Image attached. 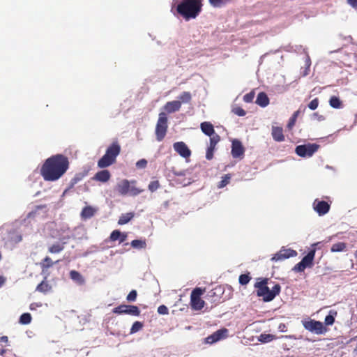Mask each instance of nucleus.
<instances>
[{
    "mask_svg": "<svg viewBox=\"0 0 357 357\" xmlns=\"http://www.w3.org/2000/svg\"><path fill=\"white\" fill-rule=\"evenodd\" d=\"M70 166L68 157L62 154L47 158L40 169V174L45 181H56L61 178Z\"/></svg>",
    "mask_w": 357,
    "mask_h": 357,
    "instance_id": "obj_1",
    "label": "nucleus"
},
{
    "mask_svg": "<svg viewBox=\"0 0 357 357\" xmlns=\"http://www.w3.org/2000/svg\"><path fill=\"white\" fill-rule=\"evenodd\" d=\"M202 0H181L176 6L177 13L185 20L195 19L201 13Z\"/></svg>",
    "mask_w": 357,
    "mask_h": 357,
    "instance_id": "obj_2",
    "label": "nucleus"
},
{
    "mask_svg": "<svg viewBox=\"0 0 357 357\" xmlns=\"http://www.w3.org/2000/svg\"><path fill=\"white\" fill-rule=\"evenodd\" d=\"M260 281L255 284V288L257 289V295L262 297L264 302L273 301L275 297L280 293L281 287L279 284H275L272 289H270L268 284V278H260Z\"/></svg>",
    "mask_w": 357,
    "mask_h": 357,
    "instance_id": "obj_3",
    "label": "nucleus"
},
{
    "mask_svg": "<svg viewBox=\"0 0 357 357\" xmlns=\"http://www.w3.org/2000/svg\"><path fill=\"white\" fill-rule=\"evenodd\" d=\"M121 145L117 140L112 143L107 148L105 153L98 161L97 165L100 169H104L114 164L116 161L117 156L121 153Z\"/></svg>",
    "mask_w": 357,
    "mask_h": 357,
    "instance_id": "obj_4",
    "label": "nucleus"
},
{
    "mask_svg": "<svg viewBox=\"0 0 357 357\" xmlns=\"http://www.w3.org/2000/svg\"><path fill=\"white\" fill-rule=\"evenodd\" d=\"M131 183H136V181H129L127 179H123L117 184L116 190L121 195H126L129 193L132 196L138 195L143 191V190H139L135 186H131Z\"/></svg>",
    "mask_w": 357,
    "mask_h": 357,
    "instance_id": "obj_5",
    "label": "nucleus"
},
{
    "mask_svg": "<svg viewBox=\"0 0 357 357\" xmlns=\"http://www.w3.org/2000/svg\"><path fill=\"white\" fill-rule=\"evenodd\" d=\"M315 252V248L310 250L302 260L294 266L292 270L295 272L301 273L303 272L306 268L312 267Z\"/></svg>",
    "mask_w": 357,
    "mask_h": 357,
    "instance_id": "obj_6",
    "label": "nucleus"
},
{
    "mask_svg": "<svg viewBox=\"0 0 357 357\" xmlns=\"http://www.w3.org/2000/svg\"><path fill=\"white\" fill-rule=\"evenodd\" d=\"M205 289L196 287L192 290L190 294V306L194 310H201L204 307L205 302L201 298V296L204 293Z\"/></svg>",
    "mask_w": 357,
    "mask_h": 357,
    "instance_id": "obj_7",
    "label": "nucleus"
},
{
    "mask_svg": "<svg viewBox=\"0 0 357 357\" xmlns=\"http://www.w3.org/2000/svg\"><path fill=\"white\" fill-rule=\"evenodd\" d=\"M167 118L164 112L159 114V118L155 127V136L158 142H161L165 137L167 131Z\"/></svg>",
    "mask_w": 357,
    "mask_h": 357,
    "instance_id": "obj_8",
    "label": "nucleus"
},
{
    "mask_svg": "<svg viewBox=\"0 0 357 357\" xmlns=\"http://www.w3.org/2000/svg\"><path fill=\"white\" fill-rule=\"evenodd\" d=\"M303 326L305 330L317 335L324 334L328 331L327 328L324 326L322 322L314 319L303 321Z\"/></svg>",
    "mask_w": 357,
    "mask_h": 357,
    "instance_id": "obj_9",
    "label": "nucleus"
},
{
    "mask_svg": "<svg viewBox=\"0 0 357 357\" xmlns=\"http://www.w3.org/2000/svg\"><path fill=\"white\" fill-rule=\"evenodd\" d=\"M319 145L317 144H307L296 147L295 152L300 157L309 158L318 151Z\"/></svg>",
    "mask_w": 357,
    "mask_h": 357,
    "instance_id": "obj_10",
    "label": "nucleus"
},
{
    "mask_svg": "<svg viewBox=\"0 0 357 357\" xmlns=\"http://www.w3.org/2000/svg\"><path fill=\"white\" fill-rule=\"evenodd\" d=\"M113 312L118 314H126L132 316H139L140 310L136 305H120L113 309Z\"/></svg>",
    "mask_w": 357,
    "mask_h": 357,
    "instance_id": "obj_11",
    "label": "nucleus"
},
{
    "mask_svg": "<svg viewBox=\"0 0 357 357\" xmlns=\"http://www.w3.org/2000/svg\"><path fill=\"white\" fill-rule=\"evenodd\" d=\"M173 174L176 177L175 181L183 186H187L192 182V178L190 176L191 173L188 169L183 171L173 170Z\"/></svg>",
    "mask_w": 357,
    "mask_h": 357,
    "instance_id": "obj_12",
    "label": "nucleus"
},
{
    "mask_svg": "<svg viewBox=\"0 0 357 357\" xmlns=\"http://www.w3.org/2000/svg\"><path fill=\"white\" fill-rule=\"evenodd\" d=\"M297 255V252L291 248H282L279 252L274 255V256L271 258L272 261H282L286 259L296 257Z\"/></svg>",
    "mask_w": 357,
    "mask_h": 357,
    "instance_id": "obj_13",
    "label": "nucleus"
},
{
    "mask_svg": "<svg viewBox=\"0 0 357 357\" xmlns=\"http://www.w3.org/2000/svg\"><path fill=\"white\" fill-rule=\"evenodd\" d=\"M228 330L227 328H221L208 335L206 338V342L208 344H213L219 340H223L227 337Z\"/></svg>",
    "mask_w": 357,
    "mask_h": 357,
    "instance_id": "obj_14",
    "label": "nucleus"
},
{
    "mask_svg": "<svg viewBox=\"0 0 357 357\" xmlns=\"http://www.w3.org/2000/svg\"><path fill=\"white\" fill-rule=\"evenodd\" d=\"M174 151L184 158H188L191 155V151L183 142H175L173 144Z\"/></svg>",
    "mask_w": 357,
    "mask_h": 357,
    "instance_id": "obj_15",
    "label": "nucleus"
},
{
    "mask_svg": "<svg viewBox=\"0 0 357 357\" xmlns=\"http://www.w3.org/2000/svg\"><path fill=\"white\" fill-rule=\"evenodd\" d=\"M245 149L241 143L238 139H234L231 144V155L234 158H241L244 155Z\"/></svg>",
    "mask_w": 357,
    "mask_h": 357,
    "instance_id": "obj_16",
    "label": "nucleus"
},
{
    "mask_svg": "<svg viewBox=\"0 0 357 357\" xmlns=\"http://www.w3.org/2000/svg\"><path fill=\"white\" fill-rule=\"evenodd\" d=\"M330 204L325 201H320L316 199L313 203L314 210L319 215H324L326 214L330 210Z\"/></svg>",
    "mask_w": 357,
    "mask_h": 357,
    "instance_id": "obj_17",
    "label": "nucleus"
},
{
    "mask_svg": "<svg viewBox=\"0 0 357 357\" xmlns=\"http://www.w3.org/2000/svg\"><path fill=\"white\" fill-rule=\"evenodd\" d=\"M271 135L275 142H281L284 141V135L283 134V128L279 126H272Z\"/></svg>",
    "mask_w": 357,
    "mask_h": 357,
    "instance_id": "obj_18",
    "label": "nucleus"
},
{
    "mask_svg": "<svg viewBox=\"0 0 357 357\" xmlns=\"http://www.w3.org/2000/svg\"><path fill=\"white\" fill-rule=\"evenodd\" d=\"M110 178H111L110 172L107 169H103V170L98 172L93 176V179L96 181L106 183L110 179Z\"/></svg>",
    "mask_w": 357,
    "mask_h": 357,
    "instance_id": "obj_19",
    "label": "nucleus"
},
{
    "mask_svg": "<svg viewBox=\"0 0 357 357\" xmlns=\"http://www.w3.org/2000/svg\"><path fill=\"white\" fill-rule=\"evenodd\" d=\"M181 107V102L179 100H173L167 102L165 106L164 109L168 113H173L178 111Z\"/></svg>",
    "mask_w": 357,
    "mask_h": 357,
    "instance_id": "obj_20",
    "label": "nucleus"
},
{
    "mask_svg": "<svg viewBox=\"0 0 357 357\" xmlns=\"http://www.w3.org/2000/svg\"><path fill=\"white\" fill-rule=\"evenodd\" d=\"M127 233H122L119 230H114L109 236L110 241H119V243L124 242L127 238Z\"/></svg>",
    "mask_w": 357,
    "mask_h": 357,
    "instance_id": "obj_21",
    "label": "nucleus"
},
{
    "mask_svg": "<svg viewBox=\"0 0 357 357\" xmlns=\"http://www.w3.org/2000/svg\"><path fill=\"white\" fill-rule=\"evenodd\" d=\"M202 131L206 135L211 136L216 133L213 124L208 121L202 122L200 125Z\"/></svg>",
    "mask_w": 357,
    "mask_h": 357,
    "instance_id": "obj_22",
    "label": "nucleus"
},
{
    "mask_svg": "<svg viewBox=\"0 0 357 357\" xmlns=\"http://www.w3.org/2000/svg\"><path fill=\"white\" fill-rule=\"evenodd\" d=\"M256 103L262 107H266L269 104V98L264 92H260L257 97Z\"/></svg>",
    "mask_w": 357,
    "mask_h": 357,
    "instance_id": "obj_23",
    "label": "nucleus"
},
{
    "mask_svg": "<svg viewBox=\"0 0 357 357\" xmlns=\"http://www.w3.org/2000/svg\"><path fill=\"white\" fill-rule=\"evenodd\" d=\"M96 211V209L92 206H85L81 212V217L84 220L89 219L95 215Z\"/></svg>",
    "mask_w": 357,
    "mask_h": 357,
    "instance_id": "obj_24",
    "label": "nucleus"
},
{
    "mask_svg": "<svg viewBox=\"0 0 357 357\" xmlns=\"http://www.w3.org/2000/svg\"><path fill=\"white\" fill-rule=\"evenodd\" d=\"M66 242L55 243L48 248V252L52 254H57L61 252L65 248Z\"/></svg>",
    "mask_w": 357,
    "mask_h": 357,
    "instance_id": "obj_25",
    "label": "nucleus"
},
{
    "mask_svg": "<svg viewBox=\"0 0 357 357\" xmlns=\"http://www.w3.org/2000/svg\"><path fill=\"white\" fill-rule=\"evenodd\" d=\"M135 216V213L132 212L122 214L118 220V224L123 225L130 222Z\"/></svg>",
    "mask_w": 357,
    "mask_h": 357,
    "instance_id": "obj_26",
    "label": "nucleus"
},
{
    "mask_svg": "<svg viewBox=\"0 0 357 357\" xmlns=\"http://www.w3.org/2000/svg\"><path fill=\"white\" fill-rule=\"evenodd\" d=\"M70 278L79 284H84V278L83 276L77 271H71L70 272Z\"/></svg>",
    "mask_w": 357,
    "mask_h": 357,
    "instance_id": "obj_27",
    "label": "nucleus"
},
{
    "mask_svg": "<svg viewBox=\"0 0 357 357\" xmlns=\"http://www.w3.org/2000/svg\"><path fill=\"white\" fill-rule=\"evenodd\" d=\"M52 289L51 285L45 281H42L37 287L36 291L46 294Z\"/></svg>",
    "mask_w": 357,
    "mask_h": 357,
    "instance_id": "obj_28",
    "label": "nucleus"
},
{
    "mask_svg": "<svg viewBox=\"0 0 357 357\" xmlns=\"http://www.w3.org/2000/svg\"><path fill=\"white\" fill-rule=\"evenodd\" d=\"M54 264V262L52 261V259L47 256L45 257L42 261L40 262V267L42 268V271H47L48 268L52 267Z\"/></svg>",
    "mask_w": 357,
    "mask_h": 357,
    "instance_id": "obj_29",
    "label": "nucleus"
},
{
    "mask_svg": "<svg viewBox=\"0 0 357 357\" xmlns=\"http://www.w3.org/2000/svg\"><path fill=\"white\" fill-rule=\"evenodd\" d=\"M131 246L135 249H143L146 247V240L135 239L130 243Z\"/></svg>",
    "mask_w": 357,
    "mask_h": 357,
    "instance_id": "obj_30",
    "label": "nucleus"
},
{
    "mask_svg": "<svg viewBox=\"0 0 357 357\" xmlns=\"http://www.w3.org/2000/svg\"><path fill=\"white\" fill-rule=\"evenodd\" d=\"M347 244L344 242H338L332 245L331 251L332 252H342L346 249Z\"/></svg>",
    "mask_w": 357,
    "mask_h": 357,
    "instance_id": "obj_31",
    "label": "nucleus"
},
{
    "mask_svg": "<svg viewBox=\"0 0 357 357\" xmlns=\"http://www.w3.org/2000/svg\"><path fill=\"white\" fill-rule=\"evenodd\" d=\"M179 101L182 103H189L191 101L192 96L188 91L183 92L178 97Z\"/></svg>",
    "mask_w": 357,
    "mask_h": 357,
    "instance_id": "obj_32",
    "label": "nucleus"
},
{
    "mask_svg": "<svg viewBox=\"0 0 357 357\" xmlns=\"http://www.w3.org/2000/svg\"><path fill=\"white\" fill-rule=\"evenodd\" d=\"M144 324L141 321H135L133 324L132 325V327L130 328V333L134 334L139 331H141L143 328Z\"/></svg>",
    "mask_w": 357,
    "mask_h": 357,
    "instance_id": "obj_33",
    "label": "nucleus"
},
{
    "mask_svg": "<svg viewBox=\"0 0 357 357\" xmlns=\"http://www.w3.org/2000/svg\"><path fill=\"white\" fill-rule=\"evenodd\" d=\"M231 0H208L210 4L215 8H220L230 2Z\"/></svg>",
    "mask_w": 357,
    "mask_h": 357,
    "instance_id": "obj_34",
    "label": "nucleus"
},
{
    "mask_svg": "<svg viewBox=\"0 0 357 357\" xmlns=\"http://www.w3.org/2000/svg\"><path fill=\"white\" fill-rule=\"evenodd\" d=\"M330 105L333 108H340L342 106V102L339 98L336 96H332L329 100Z\"/></svg>",
    "mask_w": 357,
    "mask_h": 357,
    "instance_id": "obj_35",
    "label": "nucleus"
},
{
    "mask_svg": "<svg viewBox=\"0 0 357 357\" xmlns=\"http://www.w3.org/2000/svg\"><path fill=\"white\" fill-rule=\"evenodd\" d=\"M31 315L29 313H24L20 317V323L22 324H29L31 321Z\"/></svg>",
    "mask_w": 357,
    "mask_h": 357,
    "instance_id": "obj_36",
    "label": "nucleus"
},
{
    "mask_svg": "<svg viewBox=\"0 0 357 357\" xmlns=\"http://www.w3.org/2000/svg\"><path fill=\"white\" fill-rule=\"evenodd\" d=\"M250 280H251V277L250 276L249 273L247 274H241L238 278L239 283L241 285H246L247 284L249 283Z\"/></svg>",
    "mask_w": 357,
    "mask_h": 357,
    "instance_id": "obj_37",
    "label": "nucleus"
},
{
    "mask_svg": "<svg viewBox=\"0 0 357 357\" xmlns=\"http://www.w3.org/2000/svg\"><path fill=\"white\" fill-rule=\"evenodd\" d=\"M210 137V144L209 146L215 148L217 144L220 141V137L218 134L215 133Z\"/></svg>",
    "mask_w": 357,
    "mask_h": 357,
    "instance_id": "obj_38",
    "label": "nucleus"
},
{
    "mask_svg": "<svg viewBox=\"0 0 357 357\" xmlns=\"http://www.w3.org/2000/svg\"><path fill=\"white\" fill-rule=\"evenodd\" d=\"M230 178L231 177L229 174H225L224 176H222L221 181L218 185V188H222L226 186L229 183Z\"/></svg>",
    "mask_w": 357,
    "mask_h": 357,
    "instance_id": "obj_39",
    "label": "nucleus"
},
{
    "mask_svg": "<svg viewBox=\"0 0 357 357\" xmlns=\"http://www.w3.org/2000/svg\"><path fill=\"white\" fill-rule=\"evenodd\" d=\"M275 339L274 335L271 334H261L259 337V341L261 342H268Z\"/></svg>",
    "mask_w": 357,
    "mask_h": 357,
    "instance_id": "obj_40",
    "label": "nucleus"
},
{
    "mask_svg": "<svg viewBox=\"0 0 357 357\" xmlns=\"http://www.w3.org/2000/svg\"><path fill=\"white\" fill-rule=\"evenodd\" d=\"M319 104V99L317 98H315L314 99H313L312 100H311L309 102V104L307 105V107L311 110H315L318 107Z\"/></svg>",
    "mask_w": 357,
    "mask_h": 357,
    "instance_id": "obj_41",
    "label": "nucleus"
},
{
    "mask_svg": "<svg viewBox=\"0 0 357 357\" xmlns=\"http://www.w3.org/2000/svg\"><path fill=\"white\" fill-rule=\"evenodd\" d=\"M149 190L151 192H155L160 188V183L158 181H153L149 184Z\"/></svg>",
    "mask_w": 357,
    "mask_h": 357,
    "instance_id": "obj_42",
    "label": "nucleus"
},
{
    "mask_svg": "<svg viewBox=\"0 0 357 357\" xmlns=\"http://www.w3.org/2000/svg\"><path fill=\"white\" fill-rule=\"evenodd\" d=\"M305 70L303 73V76H306L309 74L310 67L311 66V60H310L309 55H307L305 56Z\"/></svg>",
    "mask_w": 357,
    "mask_h": 357,
    "instance_id": "obj_43",
    "label": "nucleus"
},
{
    "mask_svg": "<svg viewBox=\"0 0 357 357\" xmlns=\"http://www.w3.org/2000/svg\"><path fill=\"white\" fill-rule=\"evenodd\" d=\"M255 96V92L253 91H252L250 93H246L243 96V100L245 102H252V100H254Z\"/></svg>",
    "mask_w": 357,
    "mask_h": 357,
    "instance_id": "obj_44",
    "label": "nucleus"
},
{
    "mask_svg": "<svg viewBox=\"0 0 357 357\" xmlns=\"http://www.w3.org/2000/svg\"><path fill=\"white\" fill-rule=\"evenodd\" d=\"M215 148L208 146L206 152V158L211 160L213 158V153Z\"/></svg>",
    "mask_w": 357,
    "mask_h": 357,
    "instance_id": "obj_45",
    "label": "nucleus"
},
{
    "mask_svg": "<svg viewBox=\"0 0 357 357\" xmlns=\"http://www.w3.org/2000/svg\"><path fill=\"white\" fill-rule=\"evenodd\" d=\"M137 293L136 290H132L130 291L128 295L126 297V299L128 302L135 301L137 298Z\"/></svg>",
    "mask_w": 357,
    "mask_h": 357,
    "instance_id": "obj_46",
    "label": "nucleus"
},
{
    "mask_svg": "<svg viewBox=\"0 0 357 357\" xmlns=\"http://www.w3.org/2000/svg\"><path fill=\"white\" fill-rule=\"evenodd\" d=\"M232 112L238 116H243L246 114L245 111L240 107H236L232 109Z\"/></svg>",
    "mask_w": 357,
    "mask_h": 357,
    "instance_id": "obj_47",
    "label": "nucleus"
},
{
    "mask_svg": "<svg viewBox=\"0 0 357 357\" xmlns=\"http://www.w3.org/2000/svg\"><path fill=\"white\" fill-rule=\"evenodd\" d=\"M335 322V317L331 314L325 317L324 324L326 326H331Z\"/></svg>",
    "mask_w": 357,
    "mask_h": 357,
    "instance_id": "obj_48",
    "label": "nucleus"
},
{
    "mask_svg": "<svg viewBox=\"0 0 357 357\" xmlns=\"http://www.w3.org/2000/svg\"><path fill=\"white\" fill-rule=\"evenodd\" d=\"M10 238L14 241L15 243H19L22 241V236L16 234L15 232L11 233L10 234Z\"/></svg>",
    "mask_w": 357,
    "mask_h": 357,
    "instance_id": "obj_49",
    "label": "nucleus"
},
{
    "mask_svg": "<svg viewBox=\"0 0 357 357\" xmlns=\"http://www.w3.org/2000/svg\"><path fill=\"white\" fill-rule=\"evenodd\" d=\"M147 163L146 159H141L136 162V167L138 169H144L147 166Z\"/></svg>",
    "mask_w": 357,
    "mask_h": 357,
    "instance_id": "obj_50",
    "label": "nucleus"
},
{
    "mask_svg": "<svg viewBox=\"0 0 357 357\" xmlns=\"http://www.w3.org/2000/svg\"><path fill=\"white\" fill-rule=\"evenodd\" d=\"M158 312L160 314H167L169 312L168 308L165 305H161L158 307Z\"/></svg>",
    "mask_w": 357,
    "mask_h": 357,
    "instance_id": "obj_51",
    "label": "nucleus"
},
{
    "mask_svg": "<svg viewBox=\"0 0 357 357\" xmlns=\"http://www.w3.org/2000/svg\"><path fill=\"white\" fill-rule=\"evenodd\" d=\"M296 121V119H295L294 117H291L287 123V128L289 130H291L293 127L295 126Z\"/></svg>",
    "mask_w": 357,
    "mask_h": 357,
    "instance_id": "obj_52",
    "label": "nucleus"
},
{
    "mask_svg": "<svg viewBox=\"0 0 357 357\" xmlns=\"http://www.w3.org/2000/svg\"><path fill=\"white\" fill-rule=\"evenodd\" d=\"M83 178V176L80 174H77L72 180H71V184L75 185L79 181H81Z\"/></svg>",
    "mask_w": 357,
    "mask_h": 357,
    "instance_id": "obj_53",
    "label": "nucleus"
},
{
    "mask_svg": "<svg viewBox=\"0 0 357 357\" xmlns=\"http://www.w3.org/2000/svg\"><path fill=\"white\" fill-rule=\"evenodd\" d=\"M312 117L314 119H316L319 121H324L325 119V118H324V116L323 115L319 114L317 112H314L312 114Z\"/></svg>",
    "mask_w": 357,
    "mask_h": 357,
    "instance_id": "obj_54",
    "label": "nucleus"
},
{
    "mask_svg": "<svg viewBox=\"0 0 357 357\" xmlns=\"http://www.w3.org/2000/svg\"><path fill=\"white\" fill-rule=\"evenodd\" d=\"M348 3L354 8H357V0H347Z\"/></svg>",
    "mask_w": 357,
    "mask_h": 357,
    "instance_id": "obj_55",
    "label": "nucleus"
},
{
    "mask_svg": "<svg viewBox=\"0 0 357 357\" xmlns=\"http://www.w3.org/2000/svg\"><path fill=\"white\" fill-rule=\"evenodd\" d=\"M299 113H300V111L299 110H297L296 111L293 115L291 116V117H294L295 119H297L298 115H299Z\"/></svg>",
    "mask_w": 357,
    "mask_h": 357,
    "instance_id": "obj_56",
    "label": "nucleus"
},
{
    "mask_svg": "<svg viewBox=\"0 0 357 357\" xmlns=\"http://www.w3.org/2000/svg\"><path fill=\"white\" fill-rule=\"evenodd\" d=\"M8 338L7 336H1V342L7 343Z\"/></svg>",
    "mask_w": 357,
    "mask_h": 357,
    "instance_id": "obj_57",
    "label": "nucleus"
},
{
    "mask_svg": "<svg viewBox=\"0 0 357 357\" xmlns=\"http://www.w3.org/2000/svg\"><path fill=\"white\" fill-rule=\"evenodd\" d=\"M35 305H36L35 303H31V305H30V309L31 310L35 309V306H34Z\"/></svg>",
    "mask_w": 357,
    "mask_h": 357,
    "instance_id": "obj_58",
    "label": "nucleus"
},
{
    "mask_svg": "<svg viewBox=\"0 0 357 357\" xmlns=\"http://www.w3.org/2000/svg\"><path fill=\"white\" fill-rule=\"evenodd\" d=\"M3 282H4V280H3V278L1 277V285L3 284Z\"/></svg>",
    "mask_w": 357,
    "mask_h": 357,
    "instance_id": "obj_59",
    "label": "nucleus"
},
{
    "mask_svg": "<svg viewBox=\"0 0 357 357\" xmlns=\"http://www.w3.org/2000/svg\"><path fill=\"white\" fill-rule=\"evenodd\" d=\"M317 244H318V243H314V244L312 245V246L317 245Z\"/></svg>",
    "mask_w": 357,
    "mask_h": 357,
    "instance_id": "obj_60",
    "label": "nucleus"
},
{
    "mask_svg": "<svg viewBox=\"0 0 357 357\" xmlns=\"http://www.w3.org/2000/svg\"><path fill=\"white\" fill-rule=\"evenodd\" d=\"M333 314H334L335 315H336V314H337V312H333Z\"/></svg>",
    "mask_w": 357,
    "mask_h": 357,
    "instance_id": "obj_61",
    "label": "nucleus"
},
{
    "mask_svg": "<svg viewBox=\"0 0 357 357\" xmlns=\"http://www.w3.org/2000/svg\"><path fill=\"white\" fill-rule=\"evenodd\" d=\"M356 255H357V250H356Z\"/></svg>",
    "mask_w": 357,
    "mask_h": 357,
    "instance_id": "obj_62",
    "label": "nucleus"
}]
</instances>
